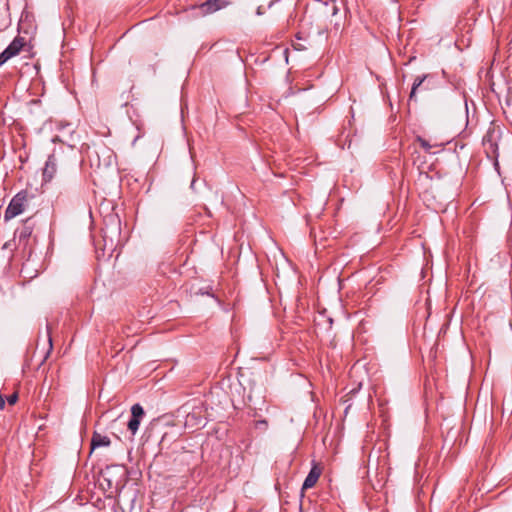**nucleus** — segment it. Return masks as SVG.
<instances>
[{
  "instance_id": "obj_1",
  "label": "nucleus",
  "mask_w": 512,
  "mask_h": 512,
  "mask_svg": "<svg viewBox=\"0 0 512 512\" xmlns=\"http://www.w3.org/2000/svg\"><path fill=\"white\" fill-rule=\"evenodd\" d=\"M27 205V192L21 191L17 193L10 201L5 211V221H8L21 214Z\"/></svg>"
},
{
  "instance_id": "obj_2",
  "label": "nucleus",
  "mask_w": 512,
  "mask_h": 512,
  "mask_svg": "<svg viewBox=\"0 0 512 512\" xmlns=\"http://www.w3.org/2000/svg\"><path fill=\"white\" fill-rule=\"evenodd\" d=\"M105 246L113 248L121 242V226H103L100 229Z\"/></svg>"
},
{
  "instance_id": "obj_3",
  "label": "nucleus",
  "mask_w": 512,
  "mask_h": 512,
  "mask_svg": "<svg viewBox=\"0 0 512 512\" xmlns=\"http://www.w3.org/2000/svg\"><path fill=\"white\" fill-rule=\"evenodd\" d=\"M25 41L23 38L16 37L8 47L0 54V66L5 64L9 59L18 55L23 48Z\"/></svg>"
},
{
  "instance_id": "obj_4",
  "label": "nucleus",
  "mask_w": 512,
  "mask_h": 512,
  "mask_svg": "<svg viewBox=\"0 0 512 512\" xmlns=\"http://www.w3.org/2000/svg\"><path fill=\"white\" fill-rule=\"evenodd\" d=\"M185 426L189 428H198L204 425L203 418L201 416V408L197 407L188 413L185 418Z\"/></svg>"
},
{
  "instance_id": "obj_5",
  "label": "nucleus",
  "mask_w": 512,
  "mask_h": 512,
  "mask_svg": "<svg viewBox=\"0 0 512 512\" xmlns=\"http://www.w3.org/2000/svg\"><path fill=\"white\" fill-rule=\"evenodd\" d=\"M57 171V158L55 154H52L48 157L45 167L43 169V179L44 181H50L54 177Z\"/></svg>"
},
{
  "instance_id": "obj_6",
  "label": "nucleus",
  "mask_w": 512,
  "mask_h": 512,
  "mask_svg": "<svg viewBox=\"0 0 512 512\" xmlns=\"http://www.w3.org/2000/svg\"><path fill=\"white\" fill-rule=\"evenodd\" d=\"M320 475L321 469L316 464H314L303 482L302 490L312 488L317 483Z\"/></svg>"
},
{
  "instance_id": "obj_7",
  "label": "nucleus",
  "mask_w": 512,
  "mask_h": 512,
  "mask_svg": "<svg viewBox=\"0 0 512 512\" xmlns=\"http://www.w3.org/2000/svg\"><path fill=\"white\" fill-rule=\"evenodd\" d=\"M227 5L226 0H207L201 4L200 9L205 13H213Z\"/></svg>"
},
{
  "instance_id": "obj_8",
  "label": "nucleus",
  "mask_w": 512,
  "mask_h": 512,
  "mask_svg": "<svg viewBox=\"0 0 512 512\" xmlns=\"http://www.w3.org/2000/svg\"><path fill=\"white\" fill-rule=\"evenodd\" d=\"M111 441L109 437L102 435L98 432H94L91 439V449L94 450L99 447H108Z\"/></svg>"
},
{
  "instance_id": "obj_9",
  "label": "nucleus",
  "mask_w": 512,
  "mask_h": 512,
  "mask_svg": "<svg viewBox=\"0 0 512 512\" xmlns=\"http://www.w3.org/2000/svg\"><path fill=\"white\" fill-rule=\"evenodd\" d=\"M310 236L314 239L315 244L327 239L323 226H313L310 231Z\"/></svg>"
},
{
  "instance_id": "obj_10",
  "label": "nucleus",
  "mask_w": 512,
  "mask_h": 512,
  "mask_svg": "<svg viewBox=\"0 0 512 512\" xmlns=\"http://www.w3.org/2000/svg\"><path fill=\"white\" fill-rule=\"evenodd\" d=\"M426 77H427L426 75H423V76L417 77L414 80V83L412 85V89H411V92H410V95H409L410 100L415 99L416 91L422 85V83L425 81Z\"/></svg>"
},
{
  "instance_id": "obj_11",
  "label": "nucleus",
  "mask_w": 512,
  "mask_h": 512,
  "mask_svg": "<svg viewBox=\"0 0 512 512\" xmlns=\"http://www.w3.org/2000/svg\"><path fill=\"white\" fill-rule=\"evenodd\" d=\"M131 414L132 418L141 420L145 413L143 407L140 404L136 403L131 407Z\"/></svg>"
},
{
  "instance_id": "obj_12",
  "label": "nucleus",
  "mask_w": 512,
  "mask_h": 512,
  "mask_svg": "<svg viewBox=\"0 0 512 512\" xmlns=\"http://www.w3.org/2000/svg\"><path fill=\"white\" fill-rule=\"evenodd\" d=\"M140 421H141V420L136 419V418H132V417H131V419L129 420L127 427H128L129 431H131V433H132L133 435H135V434H136V432L138 431V429H139V425H140Z\"/></svg>"
},
{
  "instance_id": "obj_13",
  "label": "nucleus",
  "mask_w": 512,
  "mask_h": 512,
  "mask_svg": "<svg viewBox=\"0 0 512 512\" xmlns=\"http://www.w3.org/2000/svg\"><path fill=\"white\" fill-rule=\"evenodd\" d=\"M175 439V434L169 435V433L165 432L160 440L161 448L168 447L169 444Z\"/></svg>"
},
{
  "instance_id": "obj_14",
  "label": "nucleus",
  "mask_w": 512,
  "mask_h": 512,
  "mask_svg": "<svg viewBox=\"0 0 512 512\" xmlns=\"http://www.w3.org/2000/svg\"><path fill=\"white\" fill-rule=\"evenodd\" d=\"M19 233L20 240L26 239L32 234V227L31 226H23L22 229L16 230L15 234Z\"/></svg>"
},
{
  "instance_id": "obj_15",
  "label": "nucleus",
  "mask_w": 512,
  "mask_h": 512,
  "mask_svg": "<svg viewBox=\"0 0 512 512\" xmlns=\"http://www.w3.org/2000/svg\"><path fill=\"white\" fill-rule=\"evenodd\" d=\"M418 142L421 145V147L424 148L426 151H429L431 149V145L425 139L418 137Z\"/></svg>"
},
{
  "instance_id": "obj_16",
  "label": "nucleus",
  "mask_w": 512,
  "mask_h": 512,
  "mask_svg": "<svg viewBox=\"0 0 512 512\" xmlns=\"http://www.w3.org/2000/svg\"><path fill=\"white\" fill-rule=\"evenodd\" d=\"M6 401L10 404V405H14L17 400H18V394L17 393H13L11 394L10 396H8L7 398H5Z\"/></svg>"
},
{
  "instance_id": "obj_17",
  "label": "nucleus",
  "mask_w": 512,
  "mask_h": 512,
  "mask_svg": "<svg viewBox=\"0 0 512 512\" xmlns=\"http://www.w3.org/2000/svg\"><path fill=\"white\" fill-rule=\"evenodd\" d=\"M293 47L295 50H298V51H303L306 49V47L304 45H302L301 43H294Z\"/></svg>"
},
{
  "instance_id": "obj_18",
  "label": "nucleus",
  "mask_w": 512,
  "mask_h": 512,
  "mask_svg": "<svg viewBox=\"0 0 512 512\" xmlns=\"http://www.w3.org/2000/svg\"><path fill=\"white\" fill-rule=\"evenodd\" d=\"M6 399L3 395L0 394V410H3L5 407Z\"/></svg>"
},
{
  "instance_id": "obj_19",
  "label": "nucleus",
  "mask_w": 512,
  "mask_h": 512,
  "mask_svg": "<svg viewBox=\"0 0 512 512\" xmlns=\"http://www.w3.org/2000/svg\"><path fill=\"white\" fill-rule=\"evenodd\" d=\"M256 426H257V427H260V426H267V421H266V420H260V421H257Z\"/></svg>"
},
{
  "instance_id": "obj_20",
  "label": "nucleus",
  "mask_w": 512,
  "mask_h": 512,
  "mask_svg": "<svg viewBox=\"0 0 512 512\" xmlns=\"http://www.w3.org/2000/svg\"><path fill=\"white\" fill-rule=\"evenodd\" d=\"M48 343H49V350L52 349V339H51V335H50V332L48 331Z\"/></svg>"
},
{
  "instance_id": "obj_21",
  "label": "nucleus",
  "mask_w": 512,
  "mask_h": 512,
  "mask_svg": "<svg viewBox=\"0 0 512 512\" xmlns=\"http://www.w3.org/2000/svg\"><path fill=\"white\" fill-rule=\"evenodd\" d=\"M195 182H196V179L194 178V179L192 180V182H191V185H190V187H191L192 189L194 188V184H195Z\"/></svg>"
},
{
  "instance_id": "obj_22",
  "label": "nucleus",
  "mask_w": 512,
  "mask_h": 512,
  "mask_svg": "<svg viewBox=\"0 0 512 512\" xmlns=\"http://www.w3.org/2000/svg\"><path fill=\"white\" fill-rule=\"evenodd\" d=\"M296 37H297L298 40H302V37L300 36V34H297Z\"/></svg>"
}]
</instances>
